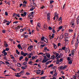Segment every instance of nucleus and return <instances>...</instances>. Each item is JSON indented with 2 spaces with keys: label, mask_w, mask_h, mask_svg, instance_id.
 <instances>
[{
  "label": "nucleus",
  "mask_w": 79,
  "mask_h": 79,
  "mask_svg": "<svg viewBox=\"0 0 79 79\" xmlns=\"http://www.w3.org/2000/svg\"><path fill=\"white\" fill-rule=\"evenodd\" d=\"M50 13H48L47 15V17L48 19L49 20H50Z\"/></svg>",
  "instance_id": "obj_4"
},
{
  "label": "nucleus",
  "mask_w": 79,
  "mask_h": 79,
  "mask_svg": "<svg viewBox=\"0 0 79 79\" xmlns=\"http://www.w3.org/2000/svg\"><path fill=\"white\" fill-rule=\"evenodd\" d=\"M16 16H18V17H20V15H19V14H18V15L17 14V15H16Z\"/></svg>",
  "instance_id": "obj_60"
},
{
  "label": "nucleus",
  "mask_w": 79,
  "mask_h": 79,
  "mask_svg": "<svg viewBox=\"0 0 79 79\" xmlns=\"http://www.w3.org/2000/svg\"><path fill=\"white\" fill-rule=\"evenodd\" d=\"M44 39L45 40H44V41L45 42H46V43H48V40H47V39L46 38H45ZM45 40L46 41H45Z\"/></svg>",
  "instance_id": "obj_14"
},
{
  "label": "nucleus",
  "mask_w": 79,
  "mask_h": 79,
  "mask_svg": "<svg viewBox=\"0 0 79 79\" xmlns=\"http://www.w3.org/2000/svg\"><path fill=\"white\" fill-rule=\"evenodd\" d=\"M5 62L7 64H10V63H9L8 62L5 61Z\"/></svg>",
  "instance_id": "obj_54"
},
{
  "label": "nucleus",
  "mask_w": 79,
  "mask_h": 79,
  "mask_svg": "<svg viewBox=\"0 0 79 79\" xmlns=\"http://www.w3.org/2000/svg\"><path fill=\"white\" fill-rule=\"evenodd\" d=\"M27 15V13L26 12H24L23 14H21V16H23V17H24V16H26Z\"/></svg>",
  "instance_id": "obj_3"
},
{
  "label": "nucleus",
  "mask_w": 79,
  "mask_h": 79,
  "mask_svg": "<svg viewBox=\"0 0 79 79\" xmlns=\"http://www.w3.org/2000/svg\"><path fill=\"white\" fill-rule=\"evenodd\" d=\"M17 15V14H16L15 13H14L13 15V17L16 16V15Z\"/></svg>",
  "instance_id": "obj_51"
},
{
  "label": "nucleus",
  "mask_w": 79,
  "mask_h": 79,
  "mask_svg": "<svg viewBox=\"0 0 79 79\" xmlns=\"http://www.w3.org/2000/svg\"><path fill=\"white\" fill-rule=\"evenodd\" d=\"M5 15H6V16H8V12H5Z\"/></svg>",
  "instance_id": "obj_42"
},
{
  "label": "nucleus",
  "mask_w": 79,
  "mask_h": 79,
  "mask_svg": "<svg viewBox=\"0 0 79 79\" xmlns=\"http://www.w3.org/2000/svg\"><path fill=\"white\" fill-rule=\"evenodd\" d=\"M47 50V48L45 47L44 48V50Z\"/></svg>",
  "instance_id": "obj_57"
},
{
  "label": "nucleus",
  "mask_w": 79,
  "mask_h": 79,
  "mask_svg": "<svg viewBox=\"0 0 79 79\" xmlns=\"http://www.w3.org/2000/svg\"><path fill=\"white\" fill-rule=\"evenodd\" d=\"M47 76H45L43 77H41L40 79H45V77H47Z\"/></svg>",
  "instance_id": "obj_15"
},
{
  "label": "nucleus",
  "mask_w": 79,
  "mask_h": 79,
  "mask_svg": "<svg viewBox=\"0 0 79 79\" xmlns=\"http://www.w3.org/2000/svg\"><path fill=\"white\" fill-rule=\"evenodd\" d=\"M23 73H24V70H23L22 71L19 73V74H23Z\"/></svg>",
  "instance_id": "obj_22"
},
{
  "label": "nucleus",
  "mask_w": 79,
  "mask_h": 79,
  "mask_svg": "<svg viewBox=\"0 0 79 79\" xmlns=\"http://www.w3.org/2000/svg\"><path fill=\"white\" fill-rule=\"evenodd\" d=\"M53 2H54V1H50V4H52V3H53Z\"/></svg>",
  "instance_id": "obj_47"
},
{
  "label": "nucleus",
  "mask_w": 79,
  "mask_h": 79,
  "mask_svg": "<svg viewBox=\"0 0 79 79\" xmlns=\"http://www.w3.org/2000/svg\"><path fill=\"white\" fill-rule=\"evenodd\" d=\"M39 25H40V23H37V26H38V27H40V26Z\"/></svg>",
  "instance_id": "obj_36"
},
{
  "label": "nucleus",
  "mask_w": 79,
  "mask_h": 79,
  "mask_svg": "<svg viewBox=\"0 0 79 79\" xmlns=\"http://www.w3.org/2000/svg\"><path fill=\"white\" fill-rule=\"evenodd\" d=\"M77 24H79V16H78V17L77 18Z\"/></svg>",
  "instance_id": "obj_11"
},
{
  "label": "nucleus",
  "mask_w": 79,
  "mask_h": 79,
  "mask_svg": "<svg viewBox=\"0 0 79 79\" xmlns=\"http://www.w3.org/2000/svg\"><path fill=\"white\" fill-rule=\"evenodd\" d=\"M4 45L6 47H7L8 46V44H7V43H6V41H4Z\"/></svg>",
  "instance_id": "obj_8"
},
{
  "label": "nucleus",
  "mask_w": 79,
  "mask_h": 79,
  "mask_svg": "<svg viewBox=\"0 0 79 79\" xmlns=\"http://www.w3.org/2000/svg\"><path fill=\"white\" fill-rule=\"evenodd\" d=\"M36 73L37 74H40V73H41V70H36Z\"/></svg>",
  "instance_id": "obj_5"
},
{
  "label": "nucleus",
  "mask_w": 79,
  "mask_h": 79,
  "mask_svg": "<svg viewBox=\"0 0 79 79\" xmlns=\"http://www.w3.org/2000/svg\"><path fill=\"white\" fill-rule=\"evenodd\" d=\"M62 27L63 26H60L59 27V29H61Z\"/></svg>",
  "instance_id": "obj_48"
},
{
  "label": "nucleus",
  "mask_w": 79,
  "mask_h": 79,
  "mask_svg": "<svg viewBox=\"0 0 79 79\" xmlns=\"http://www.w3.org/2000/svg\"><path fill=\"white\" fill-rule=\"evenodd\" d=\"M58 14H57V13H55L54 14V17H56V16Z\"/></svg>",
  "instance_id": "obj_33"
},
{
  "label": "nucleus",
  "mask_w": 79,
  "mask_h": 79,
  "mask_svg": "<svg viewBox=\"0 0 79 79\" xmlns=\"http://www.w3.org/2000/svg\"><path fill=\"white\" fill-rule=\"evenodd\" d=\"M46 56L48 58H50V54H49L48 55H46Z\"/></svg>",
  "instance_id": "obj_23"
},
{
  "label": "nucleus",
  "mask_w": 79,
  "mask_h": 79,
  "mask_svg": "<svg viewBox=\"0 0 79 79\" xmlns=\"http://www.w3.org/2000/svg\"><path fill=\"white\" fill-rule=\"evenodd\" d=\"M57 75V73H55L53 75V77H55Z\"/></svg>",
  "instance_id": "obj_26"
},
{
  "label": "nucleus",
  "mask_w": 79,
  "mask_h": 79,
  "mask_svg": "<svg viewBox=\"0 0 79 79\" xmlns=\"http://www.w3.org/2000/svg\"><path fill=\"white\" fill-rule=\"evenodd\" d=\"M53 6V5H50V8H52Z\"/></svg>",
  "instance_id": "obj_52"
},
{
  "label": "nucleus",
  "mask_w": 79,
  "mask_h": 79,
  "mask_svg": "<svg viewBox=\"0 0 79 79\" xmlns=\"http://www.w3.org/2000/svg\"><path fill=\"white\" fill-rule=\"evenodd\" d=\"M51 56L52 59V60H53V59L55 58V56L54 55L52 56Z\"/></svg>",
  "instance_id": "obj_30"
},
{
  "label": "nucleus",
  "mask_w": 79,
  "mask_h": 79,
  "mask_svg": "<svg viewBox=\"0 0 79 79\" xmlns=\"http://www.w3.org/2000/svg\"><path fill=\"white\" fill-rule=\"evenodd\" d=\"M2 53L4 54V55L2 54L3 56H4L5 55H7V53H6V52H4V53Z\"/></svg>",
  "instance_id": "obj_21"
},
{
  "label": "nucleus",
  "mask_w": 79,
  "mask_h": 79,
  "mask_svg": "<svg viewBox=\"0 0 79 79\" xmlns=\"http://www.w3.org/2000/svg\"><path fill=\"white\" fill-rule=\"evenodd\" d=\"M49 64V62L48 61L45 64Z\"/></svg>",
  "instance_id": "obj_64"
},
{
  "label": "nucleus",
  "mask_w": 79,
  "mask_h": 79,
  "mask_svg": "<svg viewBox=\"0 0 79 79\" xmlns=\"http://www.w3.org/2000/svg\"><path fill=\"white\" fill-rule=\"evenodd\" d=\"M37 56H32V59H33V60H34V59H35H35H37Z\"/></svg>",
  "instance_id": "obj_9"
},
{
  "label": "nucleus",
  "mask_w": 79,
  "mask_h": 79,
  "mask_svg": "<svg viewBox=\"0 0 79 79\" xmlns=\"http://www.w3.org/2000/svg\"><path fill=\"white\" fill-rule=\"evenodd\" d=\"M16 77H21V75H16Z\"/></svg>",
  "instance_id": "obj_63"
},
{
  "label": "nucleus",
  "mask_w": 79,
  "mask_h": 79,
  "mask_svg": "<svg viewBox=\"0 0 79 79\" xmlns=\"http://www.w3.org/2000/svg\"><path fill=\"white\" fill-rule=\"evenodd\" d=\"M23 3L25 5H26V4H27V2L24 1H23Z\"/></svg>",
  "instance_id": "obj_35"
},
{
  "label": "nucleus",
  "mask_w": 79,
  "mask_h": 79,
  "mask_svg": "<svg viewBox=\"0 0 79 79\" xmlns=\"http://www.w3.org/2000/svg\"><path fill=\"white\" fill-rule=\"evenodd\" d=\"M55 36V34H53L52 35V36H51V37L52 39H53V37H54V36Z\"/></svg>",
  "instance_id": "obj_38"
},
{
  "label": "nucleus",
  "mask_w": 79,
  "mask_h": 79,
  "mask_svg": "<svg viewBox=\"0 0 79 79\" xmlns=\"http://www.w3.org/2000/svg\"><path fill=\"white\" fill-rule=\"evenodd\" d=\"M68 67V66L66 65H65L63 67V66H60L58 67V69H60V70L61 69H65L66 68Z\"/></svg>",
  "instance_id": "obj_2"
},
{
  "label": "nucleus",
  "mask_w": 79,
  "mask_h": 79,
  "mask_svg": "<svg viewBox=\"0 0 79 79\" xmlns=\"http://www.w3.org/2000/svg\"><path fill=\"white\" fill-rule=\"evenodd\" d=\"M68 50L69 51V48H67L65 50L66 53H67L68 52Z\"/></svg>",
  "instance_id": "obj_29"
},
{
  "label": "nucleus",
  "mask_w": 79,
  "mask_h": 79,
  "mask_svg": "<svg viewBox=\"0 0 79 79\" xmlns=\"http://www.w3.org/2000/svg\"><path fill=\"white\" fill-rule=\"evenodd\" d=\"M56 57H57L58 55H59V53H58L57 54H56Z\"/></svg>",
  "instance_id": "obj_41"
},
{
  "label": "nucleus",
  "mask_w": 79,
  "mask_h": 79,
  "mask_svg": "<svg viewBox=\"0 0 79 79\" xmlns=\"http://www.w3.org/2000/svg\"><path fill=\"white\" fill-rule=\"evenodd\" d=\"M45 37H42L41 38V40H44V39H45Z\"/></svg>",
  "instance_id": "obj_46"
},
{
  "label": "nucleus",
  "mask_w": 79,
  "mask_h": 79,
  "mask_svg": "<svg viewBox=\"0 0 79 79\" xmlns=\"http://www.w3.org/2000/svg\"><path fill=\"white\" fill-rule=\"evenodd\" d=\"M73 31V30H71V29H70L69 30V31L70 32H72Z\"/></svg>",
  "instance_id": "obj_53"
},
{
  "label": "nucleus",
  "mask_w": 79,
  "mask_h": 79,
  "mask_svg": "<svg viewBox=\"0 0 79 79\" xmlns=\"http://www.w3.org/2000/svg\"><path fill=\"white\" fill-rule=\"evenodd\" d=\"M54 28H55V27H53L52 28V32L54 33L55 34V30L54 29Z\"/></svg>",
  "instance_id": "obj_13"
},
{
  "label": "nucleus",
  "mask_w": 79,
  "mask_h": 79,
  "mask_svg": "<svg viewBox=\"0 0 79 79\" xmlns=\"http://www.w3.org/2000/svg\"><path fill=\"white\" fill-rule=\"evenodd\" d=\"M21 68L22 69H26V68L24 67V66L22 67Z\"/></svg>",
  "instance_id": "obj_40"
},
{
  "label": "nucleus",
  "mask_w": 79,
  "mask_h": 79,
  "mask_svg": "<svg viewBox=\"0 0 79 79\" xmlns=\"http://www.w3.org/2000/svg\"><path fill=\"white\" fill-rule=\"evenodd\" d=\"M79 43V35H78L77 37V42L75 44L76 49V48H77V46L78 45V44Z\"/></svg>",
  "instance_id": "obj_1"
},
{
  "label": "nucleus",
  "mask_w": 79,
  "mask_h": 79,
  "mask_svg": "<svg viewBox=\"0 0 79 79\" xmlns=\"http://www.w3.org/2000/svg\"><path fill=\"white\" fill-rule=\"evenodd\" d=\"M70 24L72 25L71 27H73V26H74V22L73 21H71V22Z\"/></svg>",
  "instance_id": "obj_7"
},
{
  "label": "nucleus",
  "mask_w": 79,
  "mask_h": 79,
  "mask_svg": "<svg viewBox=\"0 0 79 79\" xmlns=\"http://www.w3.org/2000/svg\"><path fill=\"white\" fill-rule=\"evenodd\" d=\"M23 55V56H26V55H27V53H24Z\"/></svg>",
  "instance_id": "obj_31"
},
{
  "label": "nucleus",
  "mask_w": 79,
  "mask_h": 79,
  "mask_svg": "<svg viewBox=\"0 0 79 79\" xmlns=\"http://www.w3.org/2000/svg\"><path fill=\"white\" fill-rule=\"evenodd\" d=\"M10 56H11V58H12V59L14 58V59H15L14 57L12 55H10Z\"/></svg>",
  "instance_id": "obj_58"
},
{
  "label": "nucleus",
  "mask_w": 79,
  "mask_h": 79,
  "mask_svg": "<svg viewBox=\"0 0 79 79\" xmlns=\"http://www.w3.org/2000/svg\"><path fill=\"white\" fill-rule=\"evenodd\" d=\"M44 60H46V59H47V56H44Z\"/></svg>",
  "instance_id": "obj_50"
},
{
  "label": "nucleus",
  "mask_w": 79,
  "mask_h": 79,
  "mask_svg": "<svg viewBox=\"0 0 79 79\" xmlns=\"http://www.w3.org/2000/svg\"><path fill=\"white\" fill-rule=\"evenodd\" d=\"M47 60L43 59V60L42 61L43 63H45L47 61Z\"/></svg>",
  "instance_id": "obj_10"
},
{
  "label": "nucleus",
  "mask_w": 79,
  "mask_h": 79,
  "mask_svg": "<svg viewBox=\"0 0 79 79\" xmlns=\"http://www.w3.org/2000/svg\"><path fill=\"white\" fill-rule=\"evenodd\" d=\"M23 35L26 38H27L28 37V35H25L24 34H23Z\"/></svg>",
  "instance_id": "obj_49"
},
{
  "label": "nucleus",
  "mask_w": 79,
  "mask_h": 79,
  "mask_svg": "<svg viewBox=\"0 0 79 79\" xmlns=\"http://www.w3.org/2000/svg\"><path fill=\"white\" fill-rule=\"evenodd\" d=\"M72 63V61H70L69 62V64H71Z\"/></svg>",
  "instance_id": "obj_39"
},
{
  "label": "nucleus",
  "mask_w": 79,
  "mask_h": 79,
  "mask_svg": "<svg viewBox=\"0 0 79 79\" xmlns=\"http://www.w3.org/2000/svg\"><path fill=\"white\" fill-rule=\"evenodd\" d=\"M6 51H8V50H9V49L8 48H6Z\"/></svg>",
  "instance_id": "obj_59"
},
{
  "label": "nucleus",
  "mask_w": 79,
  "mask_h": 79,
  "mask_svg": "<svg viewBox=\"0 0 79 79\" xmlns=\"http://www.w3.org/2000/svg\"><path fill=\"white\" fill-rule=\"evenodd\" d=\"M28 60H29V59H28V58L26 57L25 60L26 61H28Z\"/></svg>",
  "instance_id": "obj_28"
},
{
  "label": "nucleus",
  "mask_w": 79,
  "mask_h": 79,
  "mask_svg": "<svg viewBox=\"0 0 79 79\" xmlns=\"http://www.w3.org/2000/svg\"><path fill=\"white\" fill-rule=\"evenodd\" d=\"M7 22H8V21H7V20H4L3 23H7Z\"/></svg>",
  "instance_id": "obj_32"
},
{
  "label": "nucleus",
  "mask_w": 79,
  "mask_h": 79,
  "mask_svg": "<svg viewBox=\"0 0 79 79\" xmlns=\"http://www.w3.org/2000/svg\"><path fill=\"white\" fill-rule=\"evenodd\" d=\"M30 11H33V10H34V9H33V8H31L30 9Z\"/></svg>",
  "instance_id": "obj_61"
},
{
  "label": "nucleus",
  "mask_w": 79,
  "mask_h": 79,
  "mask_svg": "<svg viewBox=\"0 0 79 79\" xmlns=\"http://www.w3.org/2000/svg\"><path fill=\"white\" fill-rule=\"evenodd\" d=\"M18 23V21H15V22H13V24H15H15H17V23Z\"/></svg>",
  "instance_id": "obj_44"
},
{
  "label": "nucleus",
  "mask_w": 79,
  "mask_h": 79,
  "mask_svg": "<svg viewBox=\"0 0 79 79\" xmlns=\"http://www.w3.org/2000/svg\"><path fill=\"white\" fill-rule=\"evenodd\" d=\"M6 51V50H4L3 51V52H2V53H4Z\"/></svg>",
  "instance_id": "obj_56"
},
{
  "label": "nucleus",
  "mask_w": 79,
  "mask_h": 79,
  "mask_svg": "<svg viewBox=\"0 0 79 79\" xmlns=\"http://www.w3.org/2000/svg\"><path fill=\"white\" fill-rule=\"evenodd\" d=\"M63 37V35H61L60 36V39H62Z\"/></svg>",
  "instance_id": "obj_34"
},
{
  "label": "nucleus",
  "mask_w": 79,
  "mask_h": 79,
  "mask_svg": "<svg viewBox=\"0 0 79 79\" xmlns=\"http://www.w3.org/2000/svg\"><path fill=\"white\" fill-rule=\"evenodd\" d=\"M75 51H76V50H73L72 51V53L71 55H74V53H75Z\"/></svg>",
  "instance_id": "obj_12"
},
{
  "label": "nucleus",
  "mask_w": 79,
  "mask_h": 79,
  "mask_svg": "<svg viewBox=\"0 0 79 79\" xmlns=\"http://www.w3.org/2000/svg\"><path fill=\"white\" fill-rule=\"evenodd\" d=\"M43 70H42V72H41V73L40 74V75H42V74H44V71H43Z\"/></svg>",
  "instance_id": "obj_55"
},
{
  "label": "nucleus",
  "mask_w": 79,
  "mask_h": 79,
  "mask_svg": "<svg viewBox=\"0 0 79 79\" xmlns=\"http://www.w3.org/2000/svg\"><path fill=\"white\" fill-rule=\"evenodd\" d=\"M68 38L67 37H65V44H68Z\"/></svg>",
  "instance_id": "obj_6"
},
{
  "label": "nucleus",
  "mask_w": 79,
  "mask_h": 79,
  "mask_svg": "<svg viewBox=\"0 0 79 79\" xmlns=\"http://www.w3.org/2000/svg\"><path fill=\"white\" fill-rule=\"evenodd\" d=\"M65 48H66V47H64L62 48V50H65Z\"/></svg>",
  "instance_id": "obj_45"
},
{
  "label": "nucleus",
  "mask_w": 79,
  "mask_h": 79,
  "mask_svg": "<svg viewBox=\"0 0 79 79\" xmlns=\"http://www.w3.org/2000/svg\"><path fill=\"white\" fill-rule=\"evenodd\" d=\"M24 53L23 52V51H22L21 52V55H23Z\"/></svg>",
  "instance_id": "obj_37"
},
{
  "label": "nucleus",
  "mask_w": 79,
  "mask_h": 79,
  "mask_svg": "<svg viewBox=\"0 0 79 79\" xmlns=\"http://www.w3.org/2000/svg\"><path fill=\"white\" fill-rule=\"evenodd\" d=\"M15 29L16 30H18V29H20V27H19V26H18L17 27H16Z\"/></svg>",
  "instance_id": "obj_16"
},
{
  "label": "nucleus",
  "mask_w": 79,
  "mask_h": 79,
  "mask_svg": "<svg viewBox=\"0 0 79 79\" xmlns=\"http://www.w3.org/2000/svg\"><path fill=\"white\" fill-rule=\"evenodd\" d=\"M21 56V57H19V60L20 61H21V60H22V59H23V56Z\"/></svg>",
  "instance_id": "obj_17"
},
{
  "label": "nucleus",
  "mask_w": 79,
  "mask_h": 79,
  "mask_svg": "<svg viewBox=\"0 0 79 79\" xmlns=\"http://www.w3.org/2000/svg\"><path fill=\"white\" fill-rule=\"evenodd\" d=\"M17 47H18L19 48V49H20V48H21V45L20 44H18L17 45Z\"/></svg>",
  "instance_id": "obj_24"
},
{
  "label": "nucleus",
  "mask_w": 79,
  "mask_h": 79,
  "mask_svg": "<svg viewBox=\"0 0 79 79\" xmlns=\"http://www.w3.org/2000/svg\"><path fill=\"white\" fill-rule=\"evenodd\" d=\"M16 53H17V54H18V55H20V53H19V51H18V50L16 49Z\"/></svg>",
  "instance_id": "obj_20"
},
{
  "label": "nucleus",
  "mask_w": 79,
  "mask_h": 79,
  "mask_svg": "<svg viewBox=\"0 0 79 79\" xmlns=\"http://www.w3.org/2000/svg\"><path fill=\"white\" fill-rule=\"evenodd\" d=\"M43 54H44L42 52H40V53H39L38 55H43Z\"/></svg>",
  "instance_id": "obj_62"
},
{
  "label": "nucleus",
  "mask_w": 79,
  "mask_h": 79,
  "mask_svg": "<svg viewBox=\"0 0 79 79\" xmlns=\"http://www.w3.org/2000/svg\"><path fill=\"white\" fill-rule=\"evenodd\" d=\"M28 64H31V65H32V61H30L28 62Z\"/></svg>",
  "instance_id": "obj_18"
},
{
  "label": "nucleus",
  "mask_w": 79,
  "mask_h": 79,
  "mask_svg": "<svg viewBox=\"0 0 79 79\" xmlns=\"http://www.w3.org/2000/svg\"><path fill=\"white\" fill-rule=\"evenodd\" d=\"M26 64H27V62L25 61V62H24L23 63V64H24V65H26Z\"/></svg>",
  "instance_id": "obj_43"
},
{
  "label": "nucleus",
  "mask_w": 79,
  "mask_h": 79,
  "mask_svg": "<svg viewBox=\"0 0 79 79\" xmlns=\"http://www.w3.org/2000/svg\"><path fill=\"white\" fill-rule=\"evenodd\" d=\"M32 48H33V46L32 45H31L28 47V49H29V48H30L31 49Z\"/></svg>",
  "instance_id": "obj_25"
},
{
  "label": "nucleus",
  "mask_w": 79,
  "mask_h": 79,
  "mask_svg": "<svg viewBox=\"0 0 79 79\" xmlns=\"http://www.w3.org/2000/svg\"><path fill=\"white\" fill-rule=\"evenodd\" d=\"M48 29H49V30H50L51 31H52V29H53V28L52 29V28L51 27H48Z\"/></svg>",
  "instance_id": "obj_27"
},
{
  "label": "nucleus",
  "mask_w": 79,
  "mask_h": 79,
  "mask_svg": "<svg viewBox=\"0 0 79 79\" xmlns=\"http://www.w3.org/2000/svg\"><path fill=\"white\" fill-rule=\"evenodd\" d=\"M53 45V46H54V48L55 49H56V48H57V46L55 44H54Z\"/></svg>",
  "instance_id": "obj_19"
}]
</instances>
